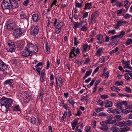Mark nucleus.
Here are the masks:
<instances>
[{"label":"nucleus","instance_id":"c85d7f7f","mask_svg":"<svg viewBox=\"0 0 132 132\" xmlns=\"http://www.w3.org/2000/svg\"><path fill=\"white\" fill-rule=\"evenodd\" d=\"M78 123V121L76 120H75L73 121V123L71 124V126L73 129L77 125Z\"/></svg>","mask_w":132,"mask_h":132},{"label":"nucleus","instance_id":"4468645a","mask_svg":"<svg viewBox=\"0 0 132 132\" xmlns=\"http://www.w3.org/2000/svg\"><path fill=\"white\" fill-rule=\"evenodd\" d=\"M7 67V65L1 60H0V70L2 71H5Z\"/></svg>","mask_w":132,"mask_h":132},{"label":"nucleus","instance_id":"f03ea898","mask_svg":"<svg viewBox=\"0 0 132 132\" xmlns=\"http://www.w3.org/2000/svg\"><path fill=\"white\" fill-rule=\"evenodd\" d=\"M21 99L25 103L29 102L30 99V95L27 91H23L20 95Z\"/></svg>","mask_w":132,"mask_h":132},{"label":"nucleus","instance_id":"6e6d98bb","mask_svg":"<svg viewBox=\"0 0 132 132\" xmlns=\"http://www.w3.org/2000/svg\"><path fill=\"white\" fill-rule=\"evenodd\" d=\"M124 67V68H127L129 69H130L131 70H132V68L131 67H130L129 66V65L128 64H126Z\"/></svg>","mask_w":132,"mask_h":132},{"label":"nucleus","instance_id":"f704fd0d","mask_svg":"<svg viewBox=\"0 0 132 132\" xmlns=\"http://www.w3.org/2000/svg\"><path fill=\"white\" fill-rule=\"evenodd\" d=\"M102 51V48H99V49L96 52V53L97 55L98 56L101 55V52Z\"/></svg>","mask_w":132,"mask_h":132},{"label":"nucleus","instance_id":"6ab92c4d","mask_svg":"<svg viewBox=\"0 0 132 132\" xmlns=\"http://www.w3.org/2000/svg\"><path fill=\"white\" fill-rule=\"evenodd\" d=\"M30 123L33 125L35 124L36 122V119L32 116L30 117Z\"/></svg>","mask_w":132,"mask_h":132},{"label":"nucleus","instance_id":"6e6552de","mask_svg":"<svg viewBox=\"0 0 132 132\" xmlns=\"http://www.w3.org/2000/svg\"><path fill=\"white\" fill-rule=\"evenodd\" d=\"M128 102L127 101H123L122 102H118L116 105L118 109H122V105H124L125 106V108L126 109H128Z\"/></svg>","mask_w":132,"mask_h":132},{"label":"nucleus","instance_id":"2eb2a0df","mask_svg":"<svg viewBox=\"0 0 132 132\" xmlns=\"http://www.w3.org/2000/svg\"><path fill=\"white\" fill-rule=\"evenodd\" d=\"M111 116H107L106 118L107 120H106L105 121L107 124H115L116 123L115 120L111 119Z\"/></svg>","mask_w":132,"mask_h":132},{"label":"nucleus","instance_id":"20e7f679","mask_svg":"<svg viewBox=\"0 0 132 132\" xmlns=\"http://www.w3.org/2000/svg\"><path fill=\"white\" fill-rule=\"evenodd\" d=\"M25 29H23L21 27L15 29L14 32L13 36L15 38L20 37L21 35L26 31Z\"/></svg>","mask_w":132,"mask_h":132},{"label":"nucleus","instance_id":"5fc2aeb1","mask_svg":"<svg viewBox=\"0 0 132 132\" xmlns=\"http://www.w3.org/2000/svg\"><path fill=\"white\" fill-rule=\"evenodd\" d=\"M86 132H90L91 128L90 126H87L85 128Z\"/></svg>","mask_w":132,"mask_h":132},{"label":"nucleus","instance_id":"37998d69","mask_svg":"<svg viewBox=\"0 0 132 132\" xmlns=\"http://www.w3.org/2000/svg\"><path fill=\"white\" fill-rule=\"evenodd\" d=\"M61 29H60L59 28H58L56 26L55 28V32L56 34H59L61 32Z\"/></svg>","mask_w":132,"mask_h":132},{"label":"nucleus","instance_id":"412c9836","mask_svg":"<svg viewBox=\"0 0 132 132\" xmlns=\"http://www.w3.org/2000/svg\"><path fill=\"white\" fill-rule=\"evenodd\" d=\"M12 47L11 46H7V48H6L7 51L8 52H10L11 53L15 51V46H14V50H13V48H12Z\"/></svg>","mask_w":132,"mask_h":132},{"label":"nucleus","instance_id":"69168bd1","mask_svg":"<svg viewBox=\"0 0 132 132\" xmlns=\"http://www.w3.org/2000/svg\"><path fill=\"white\" fill-rule=\"evenodd\" d=\"M50 66V62L48 60L47 61V66L46 67V69L47 70L48 69Z\"/></svg>","mask_w":132,"mask_h":132},{"label":"nucleus","instance_id":"e433bc0d","mask_svg":"<svg viewBox=\"0 0 132 132\" xmlns=\"http://www.w3.org/2000/svg\"><path fill=\"white\" fill-rule=\"evenodd\" d=\"M125 123V121L121 122L118 123V126L120 127H124L126 126Z\"/></svg>","mask_w":132,"mask_h":132},{"label":"nucleus","instance_id":"5701e85b","mask_svg":"<svg viewBox=\"0 0 132 132\" xmlns=\"http://www.w3.org/2000/svg\"><path fill=\"white\" fill-rule=\"evenodd\" d=\"M132 44V39L131 38H128L125 43L126 46H128Z\"/></svg>","mask_w":132,"mask_h":132},{"label":"nucleus","instance_id":"4d7b16f0","mask_svg":"<svg viewBox=\"0 0 132 132\" xmlns=\"http://www.w3.org/2000/svg\"><path fill=\"white\" fill-rule=\"evenodd\" d=\"M77 38L76 37H74V45L77 46V44L78 43V42H77Z\"/></svg>","mask_w":132,"mask_h":132},{"label":"nucleus","instance_id":"72a5a7b5","mask_svg":"<svg viewBox=\"0 0 132 132\" xmlns=\"http://www.w3.org/2000/svg\"><path fill=\"white\" fill-rule=\"evenodd\" d=\"M111 89L116 92H118L120 90V89L117 87L116 86H112L111 87Z\"/></svg>","mask_w":132,"mask_h":132},{"label":"nucleus","instance_id":"de8ad7c7","mask_svg":"<svg viewBox=\"0 0 132 132\" xmlns=\"http://www.w3.org/2000/svg\"><path fill=\"white\" fill-rule=\"evenodd\" d=\"M91 72L90 71H87L86 72L85 75V76L83 77V78L84 79H85L88 76H89Z\"/></svg>","mask_w":132,"mask_h":132},{"label":"nucleus","instance_id":"4be33fe9","mask_svg":"<svg viewBox=\"0 0 132 132\" xmlns=\"http://www.w3.org/2000/svg\"><path fill=\"white\" fill-rule=\"evenodd\" d=\"M74 25L73 28L75 30H76L77 28H79L82 26L81 24L79 23L78 22H74Z\"/></svg>","mask_w":132,"mask_h":132},{"label":"nucleus","instance_id":"09e8293b","mask_svg":"<svg viewBox=\"0 0 132 132\" xmlns=\"http://www.w3.org/2000/svg\"><path fill=\"white\" fill-rule=\"evenodd\" d=\"M119 109H116L112 110V112L114 114H115L119 113Z\"/></svg>","mask_w":132,"mask_h":132},{"label":"nucleus","instance_id":"864d4df0","mask_svg":"<svg viewBox=\"0 0 132 132\" xmlns=\"http://www.w3.org/2000/svg\"><path fill=\"white\" fill-rule=\"evenodd\" d=\"M67 115V113L66 112H64V113L63 116L61 118V120H63L65 119Z\"/></svg>","mask_w":132,"mask_h":132},{"label":"nucleus","instance_id":"aec40b11","mask_svg":"<svg viewBox=\"0 0 132 132\" xmlns=\"http://www.w3.org/2000/svg\"><path fill=\"white\" fill-rule=\"evenodd\" d=\"M7 44L8 46H12V47L13 48V50H14V46H15V45L13 41L12 40H10L7 42Z\"/></svg>","mask_w":132,"mask_h":132},{"label":"nucleus","instance_id":"1a4fd4ad","mask_svg":"<svg viewBox=\"0 0 132 132\" xmlns=\"http://www.w3.org/2000/svg\"><path fill=\"white\" fill-rule=\"evenodd\" d=\"M31 34L34 36L37 35L39 31V29L36 26H33L30 28Z\"/></svg>","mask_w":132,"mask_h":132},{"label":"nucleus","instance_id":"f3484780","mask_svg":"<svg viewBox=\"0 0 132 132\" xmlns=\"http://www.w3.org/2000/svg\"><path fill=\"white\" fill-rule=\"evenodd\" d=\"M96 37L97 39L99 41V43L102 44L104 42V39L103 38V36L101 34H98L97 35Z\"/></svg>","mask_w":132,"mask_h":132},{"label":"nucleus","instance_id":"9d476101","mask_svg":"<svg viewBox=\"0 0 132 132\" xmlns=\"http://www.w3.org/2000/svg\"><path fill=\"white\" fill-rule=\"evenodd\" d=\"M21 55L24 57H26L29 56H32L33 54L26 47L21 53Z\"/></svg>","mask_w":132,"mask_h":132},{"label":"nucleus","instance_id":"c03bdc74","mask_svg":"<svg viewBox=\"0 0 132 132\" xmlns=\"http://www.w3.org/2000/svg\"><path fill=\"white\" fill-rule=\"evenodd\" d=\"M104 109V108H99L96 109L95 110L97 113H98L100 112L101 111H102Z\"/></svg>","mask_w":132,"mask_h":132},{"label":"nucleus","instance_id":"39448f33","mask_svg":"<svg viewBox=\"0 0 132 132\" xmlns=\"http://www.w3.org/2000/svg\"><path fill=\"white\" fill-rule=\"evenodd\" d=\"M2 7L3 9L9 10L11 9V3L10 0H4L1 4Z\"/></svg>","mask_w":132,"mask_h":132},{"label":"nucleus","instance_id":"e2e57ef3","mask_svg":"<svg viewBox=\"0 0 132 132\" xmlns=\"http://www.w3.org/2000/svg\"><path fill=\"white\" fill-rule=\"evenodd\" d=\"M43 62H39V63H38L35 66V67L36 68H37L39 66H40L43 65Z\"/></svg>","mask_w":132,"mask_h":132},{"label":"nucleus","instance_id":"0eeeda50","mask_svg":"<svg viewBox=\"0 0 132 132\" xmlns=\"http://www.w3.org/2000/svg\"><path fill=\"white\" fill-rule=\"evenodd\" d=\"M6 25L7 28L10 30H13L16 26L15 22L12 20L8 21L6 23Z\"/></svg>","mask_w":132,"mask_h":132},{"label":"nucleus","instance_id":"13d9d810","mask_svg":"<svg viewBox=\"0 0 132 132\" xmlns=\"http://www.w3.org/2000/svg\"><path fill=\"white\" fill-rule=\"evenodd\" d=\"M118 38H119V37L118 35L113 36L111 37V40L113 41V40L114 39H115Z\"/></svg>","mask_w":132,"mask_h":132},{"label":"nucleus","instance_id":"58836bf2","mask_svg":"<svg viewBox=\"0 0 132 132\" xmlns=\"http://www.w3.org/2000/svg\"><path fill=\"white\" fill-rule=\"evenodd\" d=\"M126 126H130L132 125V121L130 120H128L125 122Z\"/></svg>","mask_w":132,"mask_h":132},{"label":"nucleus","instance_id":"7c9ffc66","mask_svg":"<svg viewBox=\"0 0 132 132\" xmlns=\"http://www.w3.org/2000/svg\"><path fill=\"white\" fill-rule=\"evenodd\" d=\"M105 107L107 108L111 107L112 105V102L111 101H109L105 103Z\"/></svg>","mask_w":132,"mask_h":132},{"label":"nucleus","instance_id":"338daca9","mask_svg":"<svg viewBox=\"0 0 132 132\" xmlns=\"http://www.w3.org/2000/svg\"><path fill=\"white\" fill-rule=\"evenodd\" d=\"M88 14V13L87 12H86L83 15V17L84 18H86Z\"/></svg>","mask_w":132,"mask_h":132},{"label":"nucleus","instance_id":"a211bd4d","mask_svg":"<svg viewBox=\"0 0 132 132\" xmlns=\"http://www.w3.org/2000/svg\"><path fill=\"white\" fill-rule=\"evenodd\" d=\"M32 19L34 22H37L39 19L38 15L37 14H33L32 16Z\"/></svg>","mask_w":132,"mask_h":132},{"label":"nucleus","instance_id":"a19ab883","mask_svg":"<svg viewBox=\"0 0 132 132\" xmlns=\"http://www.w3.org/2000/svg\"><path fill=\"white\" fill-rule=\"evenodd\" d=\"M97 102L99 105L101 106H103L104 102L101 100H99L97 101Z\"/></svg>","mask_w":132,"mask_h":132},{"label":"nucleus","instance_id":"49530a36","mask_svg":"<svg viewBox=\"0 0 132 132\" xmlns=\"http://www.w3.org/2000/svg\"><path fill=\"white\" fill-rule=\"evenodd\" d=\"M45 79V76H41L40 77V81L41 83L43 82Z\"/></svg>","mask_w":132,"mask_h":132},{"label":"nucleus","instance_id":"a18cd8bd","mask_svg":"<svg viewBox=\"0 0 132 132\" xmlns=\"http://www.w3.org/2000/svg\"><path fill=\"white\" fill-rule=\"evenodd\" d=\"M68 102L69 103L72 105L73 106H74V104H75V101L72 99H69Z\"/></svg>","mask_w":132,"mask_h":132},{"label":"nucleus","instance_id":"c9c22d12","mask_svg":"<svg viewBox=\"0 0 132 132\" xmlns=\"http://www.w3.org/2000/svg\"><path fill=\"white\" fill-rule=\"evenodd\" d=\"M56 26L61 29L62 28L63 26V22H60L57 25H56Z\"/></svg>","mask_w":132,"mask_h":132},{"label":"nucleus","instance_id":"f257e3e1","mask_svg":"<svg viewBox=\"0 0 132 132\" xmlns=\"http://www.w3.org/2000/svg\"><path fill=\"white\" fill-rule=\"evenodd\" d=\"M13 101L11 98H6L4 97L0 99V106L3 112H7L9 110V108L11 107Z\"/></svg>","mask_w":132,"mask_h":132},{"label":"nucleus","instance_id":"2f4dec72","mask_svg":"<svg viewBox=\"0 0 132 132\" xmlns=\"http://www.w3.org/2000/svg\"><path fill=\"white\" fill-rule=\"evenodd\" d=\"M85 6L84 9L86 10L87 9H90L91 8V2L85 4Z\"/></svg>","mask_w":132,"mask_h":132},{"label":"nucleus","instance_id":"9b49d317","mask_svg":"<svg viewBox=\"0 0 132 132\" xmlns=\"http://www.w3.org/2000/svg\"><path fill=\"white\" fill-rule=\"evenodd\" d=\"M27 13L24 12H21L20 13V16L21 19H26L27 22H28V18L29 17L30 15L28 14L27 15Z\"/></svg>","mask_w":132,"mask_h":132},{"label":"nucleus","instance_id":"7ed1b4c3","mask_svg":"<svg viewBox=\"0 0 132 132\" xmlns=\"http://www.w3.org/2000/svg\"><path fill=\"white\" fill-rule=\"evenodd\" d=\"M26 48L33 54L37 52L38 51L37 46L31 43H28Z\"/></svg>","mask_w":132,"mask_h":132},{"label":"nucleus","instance_id":"bb28decb","mask_svg":"<svg viewBox=\"0 0 132 132\" xmlns=\"http://www.w3.org/2000/svg\"><path fill=\"white\" fill-rule=\"evenodd\" d=\"M107 114L104 112H101L97 115L99 117H105L107 116Z\"/></svg>","mask_w":132,"mask_h":132},{"label":"nucleus","instance_id":"79ce46f5","mask_svg":"<svg viewBox=\"0 0 132 132\" xmlns=\"http://www.w3.org/2000/svg\"><path fill=\"white\" fill-rule=\"evenodd\" d=\"M132 16V15H130L128 13H126L124 16L123 17L125 19H129L130 17Z\"/></svg>","mask_w":132,"mask_h":132},{"label":"nucleus","instance_id":"dca6fc26","mask_svg":"<svg viewBox=\"0 0 132 132\" xmlns=\"http://www.w3.org/2000/svg\"><path fill=\"white\" fill-rule=\"evenodd\" d=\"M14 84V82L12 79H9L5 81L3 83L4 85H8L10 87H12Z\"/></svg>","mask_w":132,"mask_h":132},{"label":"nucleus","instance_id":"c756f323","mask_svg":"<svg viewBox=\"0 0 132 132\" xmlns=\"http://www.w3.org/2000/svg\"><path fill=\"white\" fill-rule=\"evenodd\" d=\"M45 49L46 52L47 54H49L50 52V48L48 46V44L47 43H45Z\"/></svg>","mask_w":132,"mask_h":132},{"label":"nucleus","instance_id":"774afa93","mask_svg":"<svg viewBox=\"0 0 132 132\" xmlns=\"http://www.w3.org/2000/svg\"><path fill=\"white\" fill-rule=\"evenodd\" d=\"M48 132H52V128L51 126H48Z\"/></svg>","mask_w":132,"mask_h":132},{"label":"nucleus","instance_id":"b1692460","mask_svg":"<svg viewBox=\"0 0 132 132\" xmlns=\"http://www.w3.org/2000/svg\"><path fill=\"white\" fill-rule=\"evenodd\" d=\"M118 128L115 126H113L111 127L110 131V132H118Z\"/></svg>","mask_w":132,"mask_h":132},{"label":"nucleus","instance_id":"8fccbe9b","mask_svg":"<svg viewBox=\"0 0 132 132\" xmlns=\"http://www.w3.org/2000/svg\"><path fill=\"white\" fill-rule=\"evenodd\" d=\"M125 78L127 80H130V77H129V75L128 73H125Z\"/></svg>","mask_w":132,"mask_h":132},{"label":"nucleus","instance_id":"f8f14e48","mask_svg":"<svg viewBox=\"0 0 132 132\" xmlns=\"http://www.w3.org/2000/svg\"><path fill=\"white\" fill-rule=\"evenodd\" d=\"M101 125V130L104 131H107L108 129V127L107 125V123H106V122L105 121H102L100 123Z\"/></svg>","mask_w":132,"mask_h":132},{"label":"nucleus","instance_id":"423d86ee","mask_svg":"<svg viewBox=\"0 0 132 132\" xmlns=\"http://www.w3.org/2000/svg\"><path fill=\"white\" fill-rule=\"evenodd\" d=\"M80 53V49L79 47H77L76 50L75 47H72L70 52L69 57L71 58H72L74 56H76L77 54Z\"/></svg>","mask_w":132,"mask_h":132},{"label":"nucleus","instance_id":"a878e982","mask_svg":"<svg viewBox=\"0 0 132 132\" xmlns=\"http://www.w3.org/2000/svg\"><path fill=\"white\" fill-rule=\"evenodd\" d=\"M88 45L86 44H85L83 45L82 50L84 52L87 51L88 50Z\"/></svg>","mask_w":132,"mask_h":132},{"label":"nucleus","instance_id":"052dcab7","mask_svg":"<svg viewBox=\"0 0 132 132\" xmlns=\"http://www.w3.org/2000/svg\"><path fill=\"white\" fill-rule=\"evenodd\" d=\"M108 33L109 34L112 33L113 34H114L115 33V32L114 30H110L108 31Z\"/></svg>","mask_w":132,"mask_h":132},{"label":"nucleus","instance_id":"680f3d73","mask_svg":"<svg viewBox=\"0 0 132 132\" xmlns=\"http://www.w3.org/2000/svg\"><path fill=\"white\" fill-rule=\"evenodd\" d=\"M45 69H43L41 71V76H45Z\"/></svg>","mask_w":132,"mask_h":132},{"label":"nucleus","instance_id":"4c0bfd02","mask_svg":"<svg viewBox=\"0 0 132 132\" xmlns=\"http://www.w3.org/2000/svg\"><path fill=\"white\" fill-rule=\"evenodd\" d=\"M125 35V32L124 31H122L120 32L119 34L118 35L119 38L120 37L122 38Z\"/></svg>","mask_w":132,"mask_h":132},{"label":"nucleus","instance_id":"603ef678","mask_svg":"<svg viewBox=\"0 0 132 132\" xmlns=\"http://www.w3.org/2000/svg\"><path fill=\"white\" fill-rule=\"evenodd\" d=\"M123 84V82L122 81H117L115 82V84L117 86H120L122 85Z\"/></svg>","mask_w":132,"mask_h":132},{"label":"nucleus","instance_id":"473e14b6","mask_svg":"<svg viewBox=\"0 0 132 132\" xmlns=\"http://www.w3.org/2000/svg\"><path fill=\"white\" fill-rule=\"evenodd\" d=\"M125 90L128 93H131L132 90L131 88L128 87H125L124 88Z\"/></svg>","mask_w":132,"mask_h":132},{"label":"nucleus","instance_id":"0e129e2a","mask_svg":"<svg viewBox=\"0 0 132 132\" xmlns=\"http://www.w3.org/2000/svg\"><path fill=\"white\" fill-rule=\"evenodd\" d=\"M29 2V0H26L24 2L23 4L25 6H27Z\"/></svg>","mask_w":132,"mask_h":132},{"label":"nucleus","instance_id":"3c124183","mask_svg":"<svg viewBox=\"0 0 132 132\" xmlns=\"http://www.w3.org/2000/svg\"><path fill=\"white\" fill-rule=\"evenodd\" d=\"M121 112L122 113L127 114L130 112V111L126 109H123L122 110Z\"/></svg>","mask_w":132,"mask_h":132},{"label":"nucleus","instance_id":"cd10ccee","mask_svg":"<svg viewBox=\"0 0 132 132\" xmlns=\"http://www.w3.org/2000/svg\"><path fill=\"white\" fill-rule=\"evenodd\" d=\"M19 107L18 105H15L14 106H12L11 107L12 109L14 111H20L19 109Z\"/></svg>","mask_w":132,"mask_h":132},{"label":"nucleus","instance_id":"393cba45","mask_svg":"<svg viewBox=\"0 0 132 132\" xmlns=\"http://www.w3.org/2000/svg\"><path fill=\"white\" fill-rule=\"evenodd\" d=\"M98 12L96 11L93 13L91 15V20L93 19H94L98 16Z\"/></svg>","mask_w":132,"mask_h":132},{"label":"nucleus","instance_id":"ea45409f","mask_svg":"<svg viewBox=\"0 0 132 132\" xmlns=\"http://www.w3.org/2000/svg\"><path fill=\"white\" fill-rule=\"evenodd\" d=\"M75 7H82V5L81 3H79L77 1H75Z\"/></svg>","mask_w":132,"mask_h":132},{"label":"nucleus","instance_id":"bf43d9fd","mask_svg":"<svg viewBox=\"0 0 132 132\" xmlns=\"http://www.w3.org/2000/svg\"><path fill=\"white\" fill-rule=\"evenodd\" d=\"M108 97V96L106 95H102L101 96V98L102 99H105Z\"/></svg>","mask_w":132,"mask_h":132},{"label":"nucleus","instance_id":"ddd939ff","mask_svg":"<svg viewBox=\"0 0 132 132\" xmlns=\"http://www.w3.org/2000/svg\"><path fill=\"white\" fill-rule=\"evenodd\" d=\"M123 19L117 22L116 25L114 26L115 28L118 29L119 27L122 25L123 23L126 24L127 22L126 21H123Z\"/></svg>","mask_w":132,"mask_h":132}]
</instances>
